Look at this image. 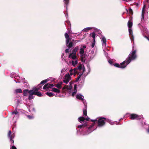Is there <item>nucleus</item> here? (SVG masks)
Listing matches in <instances>:
<instances>
[{
    "label": "nucleus",
    "instance_id": "nucleus-7",
    "mask_svg": "<svg viewBox=\"0 0 149 149\" xmlns=\"http://www.w3.org/2000/svg\"><path fill=\"white\" fill-rule=\"evenodd\" d=\"M130 118L131 119H140L141 118L137 114L133 113L130 116Z\"/></svg>",
    "mask_w": 149,
    "mask_h": 149
},
{
    "label": "nucleus",
    "instance_id": "nucleus-27",
    "mask_svg": "<svg viewBox=\"0 0 149 149\" xmlns=\"http://www.w3.org/2000/svg\"><path fill=\"white\" fill-rule=\"evenodd\" d=\"M82 74L83 73L80 74H79L78 77L75 80L76 82H78L79 81V79H80Z\"/></svg>",
    "mask_w": 149,
    "mask_h": 149
},
{
    "label": "nucleus",
    "instance_id": "nucleus-8",
    "mask_svg": "<svg viewBox=\"0 0 149 149\" xmlns=\"http://www.w3.org/2000/svg\"><path fill=\"white\" fill-rule=\"evenodd\" d=\"M29 94L28 99L29 100H32L33 97V95H34V91L33 90H29Z\"/></svg>",
    "mask_w": 149,
    "mask_h": 149
},
{
    "label": "nucleus",
    "instance_id": "nucleus-54",
    "mask_svg": "<svg viewBox=\"0 0 149 149\" xmlns=\"http://www.w3.org/2000/svg\"><path fill=\"white\" fill-rule=\"evenodd\" d=\"M83 48L85 49L86 48V46L85 45H84L83 46Z\"/></svg>",
    "mask_w": 149,
    "mask_h": 149
},
{
    "label": "nucleus",
    "instance_id": "nucleus-44",
    "mask_svg": "<svg viewBox=\"0 0 149 149\" xmlns=\"http://www.w3.org/2000/svg\"><path fill=\"white\" fill-rule=\"evenodd\" d=\"M27 116L28 118L29 119H31L33 118V117L30 115H28Z\"/></svg>",
    "mask_w": 149,
    "mask_h": 149
},
{
    "label": "nucleus",
    "instance_id": "nucleus-3",
    "mask_svg": "<svg viewBox=\"0 0 149 149\" xmlns=\"http://www.w3.org/2000/svg\"><path fill=\"white\" fill-rule=\"evenodd\" d=\"M113 65L114 66L116 67L120 68L122 69L124 68L127 65L125 61L120 63V65L118 63H115Z\"/></svg>",
    "mask_w": 149,
    "mask_h": 149
},
{
    "label": "nucleus",
    "instance_id": "nucleus-18",
    "mask_svg": "<svg viewBox=\"0 0 149 149\" xmlns=\"http://www.w3.org/2000/svg\"><path fill=\"white\" fill-rule=\"evenodd\" d=\"M34 95H36L39 97H41L42 96L41 93L39 92L34 91Z\"/></svg>",
    "mask_w": 149,
    "mask_h": 149
},
{
    "label": "nucleus",
    "instance_id": "nucleus-14",
    "mask_svg": "<svg viewBox=\"0 0 149 149\" xmlns=\"http://www.w3.org/2000/svg\"><path fill=\"white\" fill-rule=\"evenodd\" d=\"M87 125V123H86L83 124L78 125L77 127L78 128H84V127H86Z\"/></svg>",
    "mask_w": 149,
    "mask_h": 149
},
{
    "label": "nucleus",
    "instance_id": "nucleus-26",
    "mask_svg": "<svg viewBox=\"0 0 149 149\" xmlns=\"http://www.w3.org/2000/svg\"><path fill=\"white\" fill-rule=\"evenodd\" d=\"M80 50V51L79 52V54L81 55L84 54V49L83 48H81Z\"/></svg>",
    "mask_w": 149,
    "mask_h": 149
},
{
    "label": "nucleus",
    "instance_id": "nucleus-1",
    "mask_svg": "<svg viewBox=\"0 0 149 149\" xmlns=\"http://www.w3.org/2000/svg\"><path fill=\"white\" fill-rule=\"evenodd\" d=\"M136 51L134 50L128 56L125 61L127 65L129 64L132 61L135 60L137 57L136 54Z\"/></svg>",
    "mask_w": 149,
    "mask_h": 149
},
{
    "label": "nucleus",
    "instance_id": "nucleus-52",
    "mask_svg": "<svg viewBox=\"0 0 149 149\" xmlns=\"http://www.w3.org/2000/svg\"><path fill=\"white\" fill-rule=\"evenodd\" d=\"M95 43H92V45H91L92 47V48L93 47H94V46H95Z\"/></svg>",
    "mask_w": 149,
    "mask_h": 149
},
{
    "label": "nucleus",
    "instance_id": "nucleus-16",
    "mask_svg": "<svg viewBox=\"0 0 149 149\" xmlns=\"http://www.w3.org/2000/svg\"><path fill=\"white\" fill-rule=\"evenodd\" d=\"M85 120V118L83 117H80L78 118V121L80 123H81V122H84Z\"/></svg>",
    "mask_w": 149,
    "mask_h": 149
},
{
    "label": "nucleus",
    "instance_id": "nucleus-10",
    "mask_svg": "<svg viewBox=\"0 0 149 149\" xmlns=\"http://www.w3.org/2000/svg\"><path fill=\"white\" fill-rule=\"evenodd\" d=\"M85 56L86 55L85 54H81V60L82 62H85Z\"/></svg>",
    "mask_w": 149,
    "mask_h": 149
},
{
    "label": "nucleus",
    "instance_id": "nucleus-24",
    "mask_svg": "<svg viewBox=\"0 0 149 149\" xmlns=\"http://www.w3.org/2000/svg\"><path fill=\"white\" fill-rule=\"evenodd\" d=\"M15 91L16 93H22V90L20 88L16 89Z\"/></svg>",
    "mask_w": 149,
    "mask_h": 149
},
{
    "label": "nucleus",
    "instance_id": "nucleus-17",
    "mask_svg": "<svg viewBox=\"0 0 149 149\" xmlns=\"http://www.w3.org/2000/svg\"><path fill=\"white\" fill-rule=\"evenodd\" d=\"M52 91L54 92L60 93V91L59 90L55 88H52Z\"/></svg>",
    "mask_w": 149,
    "mask_h": 149
},
{
    "label": "nucleus",
    "instance_id": "nucleus-57",
    "mask_svg": "<svg viewBox=\"0 0 149 149\" xmlns=\"http://www.w3.org/2000/svg\"><path fill=\"white\" fill-rule=\"evenodd\" d=\"M93 39V42L92 43H95V39Z\"/></svg>",
    "mask_w": 149,
    "mask_h": 149
},
{
    "label": "nucleus",
    "instance_id": "nucleus-9",
    "mask_svg": "<svg viewBox=\"0 0 149 149\" xmlns=\"http://www.w3.org/2000/svg\"><path fill=\"white\" fill-rule=\"evenodd\" d=\"M79 49V47L77 46L75 47L72 50V52L69 54V56L71 55V54H76V52Z\"/></svg>",
    "mask_w": 149,
    "mask_h": 149
},
{
    "label": "nucleus",
    "instance_id": "nucleus-38",
    "mask_svg": "<svg viewBox=\"0 0 149 149\" xmlns=\"http://www.w3.org/2000/svg\"><path fill=\"white\" fill-rule=\"evenodd\" d=\"M40 89L39 88H36L34 89L31 90H33V91L38 92V91Z\"/></svg>",
    "mask_w": 149,
    "mask_h": 149
},
{
    "label": "nucleus",
    "instance_id": "nucleus-58",
    "mask_svg": "<svg viewBox=\"0 0 149 149\" xmlns=\"http://www.w3.org/2000/svg\"><path fill=\"white\" fill-rule=\"evenodd\" d=\"M85 118V120H86V121H88L89 120V118Z\"/></svg>",
    "mask_w": 149,
    "mask_h": 149
},
{
    "label": "nucleus",
    "instance_id": "nucleus-59",
    "mask_svg": "<svg viewBox=\"0 0 149 149\" xmlns=\"http://www.w3.org/2000/svg\"><path fill=\"white\" fill-rule=\"evenodd\" d=\"M147 132H148V133H149V126L147 130Z\"/></svg>",
    "mask_w": 149,
    "mask_h": 149
},
{
    "label": "nucleus",
    "instance_id": "nucleus-48",
    "mask_svg": "<svg viewBox=\"0 0 149 149\" xmlns=\"http://www.w3.org/2000/svg\"><path fill=\"white\" fill-rule=\"evenodd\" d=\"M49 86L50 88L54 86V85L53 84H49Z\"/></svg>",
    "mask_w": 149,
    "mask_h": 149
},
{
    "label": "nucleus",
    "instance_id": "nucleus-35",
    "mask_svg": "<svg viewBox=\"0 0 149 149\" xmlns=\"http://www.w3.org/2000/svg\"><path fill=\"white\" fill-rule=\"evenodd\" d=\"M77 69H79V71H81L82 69V65L80 64L79 65Z\"/></svg>",
    "mask_w": 149,
    "mask_h": 149
},
{
    "label": "nucleus",
    "instance_id": "nucleus-20",
    "mask_svg": "<svg viewBox=\"0 0 149 149\" xmlns=\"http://www.w3.org/2000/svg\"><path fill=\"white\" fill-rule=\"evenodd\" d=\"M46 95L49 97H52L54 96V94L53 93H52L51 92H47L45 93Z\"/></svg>",
    "mask_w": 149,
    "mask_h": 149
},
{
    "label": "nucleus",
    "instance_id": "nucleus-56",
    "mask_svg": "<svg viewBox=\"0 0 149 149\" xmlns=\"http://www.w3.org/2000/svg\"><path fill=\"white\" fill-rule=\"evenodd\" d=\"M93 39V42L92 43H95V39Z\"/></svg>",
    "mask_w": 149,
    "mask_h": 149
},
{
    "label": "nucleus",
    "instance_id": "nucleus-11",
    "mask_svg": "<svg viewBox=\"0 0 149 149\" xmlns=\"http://www.w3.org/2000/svg\"><path fill=\"white\" fill-rule=\"evenodd\" d=\"M29 91L28 89L24 90L23 91V95L24 96H27Z\"/></svg>",
    "mask_w": 149,
    "mask_h": 149
},
{
    "label": "nucleus",
    "instance_id": "nucleus-63",
    "mask_svg": "<svg viewBox=\"0 0 149 149\" xmlns=\"http://www.w3.org/2000/svg\"><path fill=\"white\" fill-rule=\"evenodd\" d=\"M70 33V31H69L68 32V33H67L68 34H69Z\"/></svg>",
    "mask_w": 149,
    "mask_h": 149
},
{
    "label": "nucleus",
    "instance_id": "nucleus-53",
    "mask_svg": "<svg viewBox=\"0 0 149 149\" xmlns=\"http://www.w3.org/2000/svg\"><path fill=\"white\" fill-rule=\"evenodd\" d=\"M131 39H132L133 40L134 38V36H133V34L131 35Z\"/></svg>",
    "mask_w": 149,
    "mask_h": 149
},
{
    "label": "nucleus",
    "instance_id": "nucleus-2",
    "mask_svg": "<svg viewBox=\"0 0 149 149\" xmlns=\"http://www.w3.org/2000/svg\"><path fill=\"white\" fill-rule=\"evenodd\" d=\"M106 118L104 117H101L99 118L97 121L98 126L100 127H102L105 124V121Z\"/></svg>",
    "mask_w": 149,
    "mask_h": 149
},
{
    "label": "nucleus",
    "instance_id": "nucleus-12",
    "mask_svg": "<svg viewBox=\"0 0 149 149\" xmlns=\"http://www.w3.org/2000/svg\"><path fill=\"white\" fill-rule=\"evenodd\" d=\"M68 58H71L72 59L75 60L77 58V56L76 54H71V55L69 56V55L68 56Z\"/></svg>",
    "mask_w": 149,
    "mask_h": 149
},
{
    "label": "nucleus",
    "instance_id": "nucleus-50",
    "mask_svg": "<svg viewBox=\"0 0 149 149\" xmlns=\"http://www.w3.org/2000/svg\"><path fill=\"white\" fill-rule=\"evenodd\" d=\"M74 90H77V85L76 84H75L74 85Z\"/></svg>",
    "mask_w": 149,
    "mask_h": 149
},
{
    "label": "nucleus",
    "instance_id": "nucleus-37",
    "mask_svg": "<svg viewBox=\"0 0 149 149\" xmlns=\"http://www.w3.org/2000/svg\"><path fill=\"white\" fill-rule=\"evenodd\" d=\"M95 123H93L92 124L90 125V127H88V129H90L91 128H92L95 125Z\"/></svg>",
    "mask_w": 149,
    "mask_h": 149
},
{
    "label": "nucleus",
    "instance_id": "nucleus-28",
    "mask_svg": "<svg viewBox=\"0 0 149 149\" xmlns=\"http://www.w3.org/2000/svg\"><path fill=\"white\" fill-rule=\"evenodd\" d=\"M64 1L65 4L66 5V8H67L69 4V0H63Z\"/></svg>",
    "mask_w": 149,
    "mask_h": 149
},
{
    "label": "nucleus",
    "instance_id": "nucleus-25",
    "mask_svg": "<svg viewBox=\"0 0 149 149\" xmlns=\"http://www.w3.org/2000/svg\"><path fill=\"white\" fill-rule=\"evenodd\" d=\"M83 114L84 116H87V110L85 108L84 109Z\"/></svg>",
    "mask_w": 149,
    "mask_h": 149
},
{
    "label": "nucleus",
    "instance_id": "nucleus-40",
    "mask_svg": "<svg viewBox=\"0 0 149 149\" xmlns=\"http://www.w3.org/2000/svg\"><path fill=\"white\" fill-rule=\"evenodd\" d=\"M18 112L17 111H13L12 112V114H15L16 115L18 114Z\"/></svg>",
    "mask_w": 149,
    "mask_h": 149
},
{
    "label": "nucleus",
    "instance_id": "nucleus-22",
    "mask_svg": "<svg viewBox=\"0 0 149 149\" xmlns=\"http://www.w3.org/2000/svg\"><path fill=\"white\" fill-rule=\"evenodd\" d=\"M50 88L49 84L48 83L47 84H45L43 86V88L44 89H46V88Z\"/></svg>",
    "mask_w": 149,
    "mask_h": 149
},
{
    "label": "nucleus",
    "instance_id": "nucleus-15",
    "mask_svg": "<svg viewBox=\"0 0 149 149\" xmlns=\"http://www.w3.org/2000/svg\"><path fill=\"white\" fill-rule=\"evenodd\" d=\"M76 98L77 99L81 100H83V98L82 97V96L81 94H78L76 95Z\"/></svg>",
    "mask_w": 149,
    "mask_h": 149
},
{
    "label": "nucleus",
    "instance_id": "nucleus-29",
    "mask_svg": "<svg viewBox=\"0 0 149 149\" xmlns=\"http://www.w3.org/2000/svg\"><path fill=\"white\" fill-rule=\"evenodd\" d=\"M72 65L73 66H74L76 65L78 63L77 60H76L74 61H72Z\"/></svg>",
    "mask_w": 149,
    "mask_h": 149
},
{
    "label": "nucleus",
    "instance_id": "nucleus-23",
    "mask_svg": "<svg viewBox=\"0 0 149 149\" xmlns=\"http://www.w3.org/2000/svg\"><path fill=\"white\" fill-rule=\"evenodd\" d=\"M102 39L103 43L105 46L106 44V40L105 38L104 37H103Z\"/></svg>",
    "mask_w": 149,
    "mask_h": 149
},
{
    "label": "nucleus",
    "instance_id": "nucleus-61",
    "mask_svg": "<svg viewBox=\"0 0 149 149\" xmlns=\"http://www.w3.org/2000/svg\"><path fill=\"white\" fill-rule=\"evenodd\" d=\"M73 71V70L72 69H71V70H70V72H72V71Z\"/></svg>",
    "mask_w": 149,
    "mask_h": 149
},
{
    "label": "nucleus",
    "instance_id": "nucleus-32",
    "mask_svg": "<svg viewBox=\"0 0 149 149\" xmlns=\"http://www.w3.org/2000/svg\"><path fill=\"white\" fill-rule=\"evenodd\" d=\"M92 34V36L93 38V39H95V32H93L92 33H91ZM91 35V34H90Z\"/></svg>",
    "mask_w": 149,
    "mask_h": 149
},
{
    "label": "nucleus",
    "instance_id": "nucleus-45",
    "mask_svg": "<svg viewBox=\"0 0 149 149\" xmlns=\"http://www.w3.org/2000/svg\"><path fill=\"white\" fill-rule=\"evenodd\" d=\"M108 62L111 65L112 64H113V61L111 60H109L108 61Z\"/></svg>",
    "mask_w": 149,
    "mask_h": 149
},
{
    "label": "nucleus",
    "instance_id": "nucleus-46",
    "mask_svg": "<svg viewBox=\"0 0 149 149\" xmlns=\"http://www.w3.org/2000/svg\"><path fill=\"white\" fill-rule=\"evenodd\" d=\"M11 149H17L16 147L14 145L12 146Z\"/></svg>",
    "mask_w": 149,
    "mask_h": 149
},
{
    "label": "nucleus",
    "instance_id": "nucleus-30",
    "mask_svg": "<svg viewBox=\"0 0 149 149\" xmlns=\"http://www.w3.org/2000/svg\"><path fill=\"white\" fill-rule=\"evenodd\" d=\"M65 89H67V90H69V88L68 87V86L67 85H65L62 88V90H63Z\"/></svg>",
    "mask_w": 149,
    "mask_h": 149
},
{
    "label": "nucleus",
    "instance_id": "nucleus-51",
    "mask_svg": "<svg viewBox=\"0 0 149 149\" xmlns=\"http://www.w3.org/2000/svg\"><path fill=\"white\" fill-rule=\"evenodd\" d=\"M83 72H82V73H83H83L84 72H85V68L84 67L83 68Z\"/></svg>",
    "mask_w": 149,
    "mask_h": 149
},
{
    "label": "nucleus",
    "instance_id": "nucleus-42",
    "mask_svg": "<svg viewBox=\"0 0 149 149\" xmlns=\"http://www.w3.org/2000/svg\"><path fill=\"white\" fill-rule=\"evenodd\" d=\"M145 7H146V6L145 5H144L143 6V7L142 12H143V13H145L144 9H145Z\"/></svg>",
    "mask_w": 149,
    "mask_h": 149
},
{
    "label": "nucleus",
    "instance_id": "nucleus-60",
    "mask_svg": "<svg viewBox=\"0 0 149 149\" xmlns=\"http://www.w3.org/2000/svg\"><path fill=\"white\" fill-rule=\"evenodd\" d=\"M146 38L149 41V36L148 37H147Z\"/></svg>",
    "mask_w": 149,
    "mask_h": 149
},
{
    "label": "nucleus",
    "instance_id": "nucleus-47",
    "mask_svg": "<svg viewBox=\"0 0 149 149\" xmlns=\"http://www.w3.org/2000/svg\"><path fill=\"white\" fill-rule=\"evenodd\" d=\"M69 49H68H68H66L65 50V52L66 53H68L69 52Z\"/></svg>",
    "mask_w": 149,
    "mask_h": 149
},
{
    "label": "nucleus",
    "instance_id": "nucleus-6",
    "mask_svg": "<svg viewBox=\"0 0 149 149\" xmlns=\"http://www.w3.org/2000/svg\"><path fill=\"white\" fill-rule=\"evenodd\" d=\"M65 38V42L66 45H68V44L70 42V40H71L72 38L70 37H69V35L67 33H65L64 35Z\"/></svg>",
    "mask_w": 149,
    "mask_h": 149
},
{
    "label": "nucleus",
    "instance_id": "nucleus-64",
    "mask_svg": "<svg viewBox=\"0 0 149 149\" xmlns=\"http://www.w3.org/2000/svg\"><path fill=\"white\" fill-rule=\"evenodd\" d=\"M70 74L71 75H72V74H73V73H71H71H70Z\"/></svg>",
    "mask_w": 149,
    "mask_h": 149
},
{
    "label": "nucleus",
    "instance_id": "nucleus-19",
    "mask_svg": "<svg viewBox=\"0 0 149 149\" xmlns=\"http://www.w3.org/2000/svg\"><path fill=\"white\" fill-rule=\"evenodd\" d=\"M127 25L129 29H130L132 26L133 23L132 22H131L129 21L127 23Z\"/></svg>",
    "mask_w": 149,
    "mask_h": 149
},
{
    "label": "nucleus",
    "instance_id": "nucleus-5",
    "mask_svg": "<svg viewBox=\"0 0 149 149\" xmlns=\"http://www.w3.org/2000/svg\"><path fill=\"white\" fill-rule=\"evenodd\" d=\"M65 79L63 80L64 83L67 84L71 79V77L69 74H66L65 76Z\"/></svg>",
    "mask_w": 149,
    "mask_h": 149
},
{
    "label": "nucleus",
    "instance_id": "nucleus-4",
    "mask_svg": "<svg viewBox=\"0 0 149 149\" xmlns=\"http://www.w3.org/2000/svg\"><path fill=\"white\" fill-rule=\"evenodd\" d=\"M11 132L10 130L8 132V136L10 139V141L12 145H13L14 142V141L13 140V139L15 135L14 134H11Z\"/></svg>",
    "mask_w": 149,
    "mask_h": 149
},
{
    "label": "nucleus",
    "instance_id": "nucleus-49",
    "mask_svg": "<svg viewBox=\"0 0 149 149\" xmlns=\"http://www.w3.org/2000/svg\"><path fill=\"white\" fill-rule=\"evenodd\" d=\"M91 121L92 122H93V123H95V122L97 121V120L96 119H95V120H91Z\"/></svg>",
    "mask_w": 149,
    "mask_h": 149
},
{
    "label": "nucleus",
    "instance_id": "nucleus-21",
    "mask_svg": "<svg viewBox=\"0 0 149 149\" xmlns=\"http://www.w3.org/2000/svg\"><path fill=\"white\" fill-rule=\"evenodd\" d=\"M62 84V82H61L60 83H58L55 85V86L58 88H61V86Z\"/></svg>",
    "mask_w": 149,
    "mask_h": 149
},
{
    "label": "nucleus",
    "instance_id": "nucleus-13",
    "mask_svg": "<svg viewBox=\"0 0 149 149\" xmlns=\"http://www.w3.org/2000/svg\"><path fill=\"white\" fill-rule=\"evenodd\" d=\"M68 49H70L74 45L73 43L72 42H69L67 45H66Z\"/></svg>",
    "mask_w": 149,
    "mask_h": 149
},
{
    "label": "nucleus",
    "instance_id": "nucleus-31",
    "mask_svg": "<svg viewBox=\"0 0 149 149\" xmlns=\"http://www.w3.org/2000/svg\"><path fill=\"white\" fill-rule=\"evenodd\" d=\"M47 80H44L41 81V82L40 83V84H45L46 83H47Z\"/></svg>",
    "mask_w": 149,
    "mask_h": 149
},
{
    "label": "nucleus",
    "instance_id": "nucleus-34",
    "mask_svg": "<svg viewBox=\"0 0 149 149\" xmlns=\"http://www.w3.org/2000/svg\"><path fill=\"white\" fill-rule=\"evenodd\" d=\"M129 34L130 35H131L133 34L132 31L131 29H129Z\"/></svg>",
    "mask_w": 149,
    "mask_h": 149
},
{
    "label": "nucleus",
    "instance_id": "nucleus-41",
    "mask_svg": "<svg viewBox=\"0 0 149 149\" xmlns=\"http://www.w3.org/2000/svg\"><path fill=\"white\" fill-rule=\"evenodd\" d=\"M76 93H77L76 91L73 92L72 94V96L74 97V95Z\"/></svg>",
    "mask_w": 149,
    "mask_h": 149
},
{
    "label": "nucleus",
    "instance_id": "nucleus-36",
    "mask_svg": "<svg viewBox=\"0 0 149 149\" xmlns=\"http://www.w3.org/2000/svg\"><path fill=\"white\" fill-rule=\"evenodd\" d=\"M92 29V27H88V28H85L84 29H85V31H88L91 29Z\"/></svg>",
    "mask_w": 149,
    "mask_h": 149
},
{
    "label": "nucleus",
    "instance_id": "nucleus-39",
    "mask_svg": "<svg viewBox=\"0 0 149 149\" xmlns=\"http://www.w3.org/2000/svg\"><path fill=\"white\" fill-rule=\"evenodd\" d=\"M144 13H143V11L142 12L141 14V16H142V19H144Z\"/></svg>",
    "mask_w": 149,
    "mask_h": 149
},
{
    "label": "nucleus",
    "instance_id": "nucleus-62",
    "mask_svg": "<svg viewBox=\"0 0 149 149\" xmlns=\"http://www.w3.org/2000/svg\"><path fill=\"white\" fill-rule=\"evenodd\" d=\"M67 23L68 24H70V22L69 21H67Z\"/></svg>",
    "mask_w": 149,
    "mask_h": 149
},
{
    "label": "nucleus",
    "instance_id": "nucleus-43",
    "mask_svg": "<svg viewBox=\"0 0 149 149\" xmlns=\"http://www.w3.org/2000/svg\"><path fill=\"white\" fill-rule=\"evenodd\" d=\"M79 72L77 70L76 71H75L74 72V75H75L76 74H77V75L79 74Z\"/></svg>",
    "mask_w": 149,
    "mask_h": 149
},
{
    "label": "nucleus",
    "instance_id": "nucleus-33",
    "mask_svg": "<svg viewBox=\"0 0 149 149\" xmlns=\"http://www.w3.org/2000/svg\"><path fill=\"white\" fill-rule=\"evenodd\" d=\"M129 13L131 15H132L133 14V11L132 10V9L131 8H130L129 9Z\"/></svg>",
    "mask_w": 149,
    "mask_h": 149
},
{
    "label": "nucleus",
    "instance_id": "nucleus-55",
    "mask_svg": "<svg viewBox=\"0 0 149 149\" xmlns=\"http://www.w3.org/2000/svg\"><path fill=\"white\" fill-rule=\"evenodd\" d=\"M77 68H74V72L75 71H76L77 70Z\"/></svg>",
    "mask_w": 149,
    "mask_h": 149
}]
</instances>
